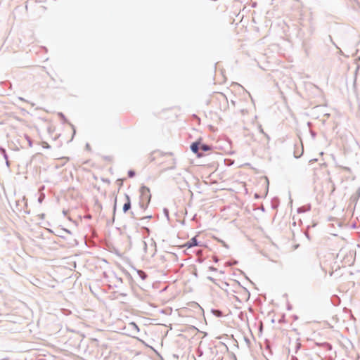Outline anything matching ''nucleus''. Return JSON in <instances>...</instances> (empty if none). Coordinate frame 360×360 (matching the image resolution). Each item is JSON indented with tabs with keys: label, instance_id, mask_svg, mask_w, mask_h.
I'll use <instances>...</instances> for the list:
<instances>
[{
	"label": "nucleus",
	"instance_id": "f257e3e1",
	"mask_svg": "<svg viewBox=\"0 0 360 360\" xmlns=\"http://www.w3.org/2000/svg\"><path fill=\"white\" fill-rule=\"evenodd\" d=\"M140 197L139 200L142 201H146L147 203H150L151 200V194L150 191V188L146 186H141L140 189Z\"/></svg>",
	"mask_w": 360,
	"mask_h": 360
},
{
	"label": "nucleus",
	"instance_id": "f03ea898",
	"mask_svg": "<svg viewBox=\"0 0 360 360\" xmlns=\"http://www.w3.org/2000/svg\"><path fill=\"white\" fill-rule=\"evenodd\" d=\"M200 139L191 143V144L190 145L191 150L194 154H195L198 158H202L204 155V154L200 151Z\"/></svg>",
	"mask_w": 360,
	"mask_h": 360
},
{
	"label": "nucleus",
	"instance_id": "7ed1b4c3",
	"mask_svg": "<svg viewBox=\"0 0 360 360\" xmlns=\"http://www.w3.org/2000/svg\"><path fill=\"white\" fill-rule=\"evenodd\" d=\"M124 197H125V202L123 205L122 211L125 214V213L128 212L129 211H130V210L131 208V198L128 194L125 193Z\"/></svg>",
	"mask_w": 360,
	"mask_h": 360
},
{
	"label": "nucleus",
	"instance_id": "20e7f679",
	"mask_svg": "<svg viewBox=\"0 0 360 360\" xmlns=\"http://www.w3.org/2000/svg\"><path fill=\"white\" fill-rule=\"evenodd\" d=\"M155 154H158L160 156H164V155L173 156L174 155V153L172 152L163 153L160 150H155V151L152 152L149 156V160L150 162H153L155 160V157L154 156Z\"/></svg>",
	"mask_w": 360,
	"mask_h": 360
},
{
	"label": "nucleus",
	"instance_id": "39448f33",
	"mask_svg": "<svg viewBox=\"0 0 360 360\" xmlns=\"http://www.w3.org/2000/svg\"><path fill=\"white\" fill-rule=\"evenodd\" d=\"M200 242L197 239V236H193L192 238H191L188 241H187L184 246L186 247L187 248H191L195 246L200 245Z\"/></svg>",
	"mask_w": 360,
	"mask_h": 360
},
{
	"label": "nucleus",
	"instance_id": "423d86ee",
	"mask_svg": "<svg viewBox=\"0 0 360 360\" xmlns=\"http://www.w3.org/2000/svg\"><path fill=\"white\" fill-rule=\"evenodd\" d=\"M49 232L53 233L56 236H59L63 238H65V236L64 233L71 234V231L67 229H58L56 232L52 230H49Z\"/></svg>",
	"mask_w": 360,
	"mask_h": 360
},
{
	"label": "nucleus",
	"instance_id": "0eeeda50",
	"mask_svg": "<svg viewBox=\"0 0 360 360\" xmlns=\"http://www.w3.org/2000/svg\"><path fill=\"white\" fill-rule=\"evenodd\" d=\"M311 209V206L310 204H307L305 205L301 206L297 208V212L298 214L305 213L307 212L310 211Z\"/></svg>",
	"mask_w": 360,
	"mask_h": 360
},
{
	"label": "nucleus",
	"instance_id": "6e6552de",
	"mask_svg": "<svg viewBox=\"0 0 360 360\" xmlns=\"http://www.w3.org/2000/svg\"><path fill=\"white\" fill-rule=\"evenodd\" d=\"M316 345L326 349L327 351H330L333 349V346L330 343L327 342H316Z\"/></svg>",
	"mask_w": 360,
	"mask_h": 360
},
{
	"label": "nucleus",
	"instance_id": "1a4fd4ad",
	"mask_svg": "<svg viewBox=\"0 0 360 360\" xmlns=\"http://www.w3.org/2000/svg\"><path fill=\"white\" fill-rule=\"evenodd\" d=\"M212 148V146L210 145H208L207 143H204L202 142V141L200 140V150H201L200 152L203 153V152H207L209 150H210Z\"/></svg>",
	"mask_w": 360,
	"mask_h": 360
},
{
	"label": "nucleus",
	"instance_id": "9d476101",
	"mask_svg": "<svg viewBox=\"0 0 360 360\" xmlns=\"http://www.w3.org/2000/svg\"><path fill=\"white\" fill-rule=\"evenodd\" d=\"M0 153L6 160L7 166H9L8 156L6 153V150L0 146Z\"/></svg>",
	"mask_w": 360,
	"mask_h": 360
},
{
	"label": "nucleus",
	"instance_id": "9b49d317",
	"mask_svg": "<svg viewBox=\"0 0 360 360\" xmlns=\"http://www.w3.org/2000/svg\"><path fill=\"white\" fill-rule=\"evenodd\" d=\"M149 204L150 203H147V202H146V201H142L140 200L139 202V207L141 210H142L143 212L145 211L148 208Z\"/></svg>",
	"mask_w": 360,
	"mask_h": 360
},
{
	"label": "nucleus",
	"instance_id": "f8f14e48",
	"mask_svg": "<svg viewBox=\"0 0 360 360\" xmlns=\"http://www.w3.org/2000/svg\"><path fill=\"white\" fill-rule=\"evenodd\" d=\"M211 311L217 317H223L224 316V313L220 309H212Z\"/></svg>",
	"mask_w": 360,
	"mask_h": 360
},
{
	"label": "nucleus",
	"instance_id": "ddd939ff",
	"mask_svg": "<svg viewBox=\"0 0 360 360\" xmlns=\"http://www.w3.org/2000/svg\"><path fill=\"white\" fill-rule=\"evenodd\" d=\"M136 271L141 280L144 281L148 278V274L145 271L142 270H136Z\"/></svg>",
	"mask_w": 360,
	"mask_h": 360
},
{
	"label": "nucleus",
	"instance_id": "4468645a",
	"mask_svg": "<svg viewBox=\"0 0 360 360\" xmlns=\"http://www.w3.org/2000/svg\"><path fill=\"white\" fill-rule=\"evenodd\" d=\"M141 230L143 231V235H146V236H148L150 235V230L147 226H142L141 227Z\"/></svg>",
	"mask_w": 360,
	"mask_h": 360
},
{
	"label": "nucleus",
	"instance_id": "2eb2a0df",
	"mask_svg": "<svg viewBox=\"0 0 360 360\" xmlns=\"http://www.w3.org/2000/svg\"><path fill=\"white\" fill-rule=\"evenodd\" d=\"M176 159H173L172 160V165H170V167H167V168H165L164 169V171H167V170H173L176 168Z\"/></svg>",
	"mask_w": 360,
	"mask_h": 360
},
{
	"label": "nucleus",
	"instance_id": "dca6fc26",
	"mask_svg": "<svg viewBox=\"0 0 360 360\" xmlns=\"http://www.w3.org/2000/svg\"><path fill=\"white\" fill-rule=\"evenodd\" d=\"M25 139L27 140V143H28V145L31 148L33 146V141H32V139L27 135V134H25Z\"/></svg>",
	"mask_w": 360,
	"mask_h": 360
},
{
	"label": "nucleus",
	"instance_id": "f3484780",
	"mask_svg": "<svg viewBox=\"0 0 360 360\" xmlns=\"http://www.w3.org/2000/svg\"><path fill=\"white\" fill-rule=\"evenodd\" d=\"M152 218H153V215L150 214V215H147V216H144V217H140L139 220L143 221V222H144L146 220L148 221L149 219H150Z\"/></svg>",
	"mask_w": 360,
	"mask_h": 360
},
{
	"label": "nucleus",
	"instance_id": "a211bd4d",
	"mask_svg": "<svg viewBox=\"0 0 360 360\" xmlns=\"http://www.w3.org/2000/svg\"><path fill=\"white\" fill-rule=\"evenodd\" d=\"M58 116L60 117V119L63 121V123L68 122L67 118L65 117V115L63 112H58Z\"/></svg>",
	"mask_w": 360,
	"mask_h": 360
},
{
	"label": "nucleus",
	"instance_id": "6ab92c4d",
	"mask_svg": "<svg viewBox=\"0 0 360 360\" xmlns=\"http://www.w3.org/2000/svg\"><path fill=\"white\" fill-rule=\"evenodd\" d=\"M128 177L133 178L136 175V172L134 169H129L127 172Z\"/></svg>",
	"mask_w": 360,
	"mask_h": 360
},
{
	"label": "nucleus",
	"instance_id": "aec40b11",
	"mask_svg": "<svg viewBox=\"0 0 360 360\" xmlns=\"http://www.w3.org/2000/svg\"><path fill=\"white\" fill-rule=\"evenodd\" d=\"M302 344L299 342V339L297 340L296 345H295V353H297V352L301 349Z\"/></svg>",
	"mask_w": 360,
	"mask_h": 360
},
{
	"label": "nucleus",
	"instance_id": "412c9836",
	"mask_svg": "<svg viewBox=\"0 0 360 360\" xmlns=\"http://www.w3.org/2000/svg\"><path fill=\"white\" fill-rule=\"evenodd\" d=\"M303 151H304L303 146H302V147H301V153H300V154H297V150H295V151H294V157H295V158H300V157L302 155V154H303Z\"/></svg>",
	"mask_w": 360,
	"mask_h": 360
},
{
	"label": "nucleus",
	"instance_id": "4be33fe9",
	"mask_svg": "<svg viewBox=\"0 0 360 360\" xmlns=\"http://www.w3.org/2000/svg\"><path fill=\"white\" fill-rule=\"evenodd\" d=\"M163 214L165 216V217L167 218V219L169 221V210L167 208L165 207L163 209Z\"/></svg>",
	"mask_w": 360,
	"mask_h": 360
},
{
	"label": "nucleus",
	"instance_id": "5701e85b",
	"mask_svg": "<svg viewBox=\"0 0 360 360\" xmlns=\"http://www.w3.org/2000/svg\"><path fill=\"white\" fill-rule=\"evenodd\" d=\"M117 210V197L115 198V203L113 206V219H115V215Z\"/></svg>",
	"mask_w": 360,
	"mask_h": 360
},
{
	"label": "nucleus",
	"instance_id": "b1692460",
	"mask_svg": "<svg viewBox=\"0 0 360 360\" xmlns=\"http://www.w3.org/2000/svg\"><path fill=\"white\" fill-rule=\"evenodd\" d=\"M130 215L132 219H138L136 214L133 211H130Z\"/></svg>",
	"mask_w": 360,
	"mask_h": 360
},
{
	"label": "nucleus",
	"instance_id": "393cba45",
	"mask_svg": "<svg viewBox=\"0 0 360 360\" xmlns=\"http://www.w3.org/2000/svg\"><path fill=\"white\" fill-rule=\"evenodd\" d=\"M43 148L49 149L51 148V146L47 142L43 143Z\"/></svg>",
	"mask_w": 360,
	"mask_h": 360
},
{
	"label": "nucleus",
	"instance_id": "a878e982",
	"mask_svg": "<svg viewBox=\"0 0 360 360\" xmlns=\"http://www.w3.org/2000/svg\"><path fill=\"white\" fill-rule=\"evenodd\" d=\"M130 325H131L132 327H134V328L137 331H139V328L138 326H137L134 322H131V323H130Z\"/></svg>",
	"mask_w": 360,
	"mask_h": 360
},
{
	"label": "nucleus",
	"instance_id": "bb28decb",
	"mask_svg": "<svg viewBox=\"0 0 360 360\" xmlns=\"http://www.w3.org/2000/svg\"><path fill=\"white\" fill-rule=\"evenodd\" d=\"M103 158L107 161H111L112 160L111 156H103Z\"/></svg>",
	"mask_w": 360,
	"mask_h": 360
},
{
	"label": "nucleus",
	"instance_id": "cd10ccee",
	"mask_svg": "<svg viewBox=\"0 0 360 360\" xmlns=\"http://www.w3.org/2000/svg\"><path fill=\"white\" fill-rule=\"evenodd\" d=\"M310 134H311L312 139H315V137L316 136V133L313 130H310Z\"/></svg>",
	"mask_w": 360,
	"mask_h": 360
},
{
	"label": "nucleus",
	"instance_id": "c85d7f7f",
	"mask_svg": "<svg viewBox=\"0 0 360 360\" xmlns=\"http://www.w3.org/2000/svg\"><path fill=\"white\" fill-rule=\"evenodd\" d=\"M44 195H40L39 198H38V202L39 203H41L44 199Z\"/></svg>",
	"mask_w": 360,
	"mask_h": 360
},
{
	"label": "nucleus",
	"instance_id": "c756f323",
	"mask_svg": "<svg viewBox=\"0 0 360 360\" xmlns=\"http://www.w3.org/2000/svg\"><path fill=\"white\" fill-rule=\"evenodd\" d=\"M328 39L330 40V41H331L333 43V44L336 47V48H338V46L335 44V43L333 41V39H332V37L330 35L328 36Z\"/></svg>",
	"mask_w": 360,
	"mask_h": 360
},
{
	"label": "nucleus",
	"instance_id": "7c9ffc66",
	"mask_svg": "<svg viewBox=\"0 0 360 360\" xmlns=\"http://www.w3.org/2000/svg\"><path fill=\"white\" fill-rule=\"evenodd\" d=\"M70 125L71 126V127L72 128V130H73V134H72V137L75 136V133H76V130H75V126L73 124H72L71 123H69Z\"/></svg>",
	"mask_w": 360,
	"mask_h": 360
},
{
	"label": "nucleus",
	"instance_id": "2f4dec72",
	"mask_svg": "<svg viewBox=\"0 0 360 360\" xmlns=\"http://www.w3.org/2000/svg\"><path fill=\"white\" fill-rule=\"evenodd\" d=\"M37 217H38L39 219H44V217H45V214H44V213L39 214H38V216H37Z\"/></svg>",
	"mask_w": 360,
	"mask_h": 360
},
{
	"label": "nucleus",
	"instance_id": "473e14b6",
	"mask_svg": "<svg viewBox=\"0 0 360 360\" xmlns=\"http://www.w3.org/2000/svg\"><path fill=\"white\" fill-rule=\"evenodd\" d=\"M209 270L212 271H217V269L216 267H214V266H211L209 267Z\"/></svg>",
	"mask_w": 360,
	"mask_h": 360
},
{
	"label": "nucleus",
	"instance_id": "72a5a7b5",
	"mask_svg": "<svg viewBox=\"0 0 360 360\" xmlns=\"http://www.w3.org/2000/svg\"><path fill=\"white\" fill-rule=\"evenodd\" d=\"M254 197L255 199H260L262 196L259 193H255Z\"/></svg>",
	"mask_w": 360,
	"mask_h": 360
},
{
	"label": "nucleus",
	"instance_id": "f704fd0d",
	"mask_svg": "<svg viewBox=\"0 0 360 360\" xmlns=\"http://www.w3.org/2000/svg\"><path fill=\"white\" fill-rule=\"evenodd\" d=\"M207 279H208V280H210V281H212V282H213L214 283H216V280H215L214 278H212V277H211V276H207Z\"/></svg>",
	"mask_w": 360,
	"mask_h": 360
},
{
	"label": "nucleus",
	"instance_id": "c9c22d12",
	"mask_svg": "<svg viewBox=\"0 0 360 360\" xmlns=\"http://www.w3.org/2000/svg\"><path fill=\"white\" fill-rule=\"evenodd\" d=\"M143 250H144L145 252H146L147 247H148L147 246V243H146V242L143 241Z\"/></svg>",
	"mask_w": 360,
	"mask_h": 360
},
{
	"label": "nucleus",
	"instance_id": "e433bc0d",
	"mask_svg": "<svg viewBox=\"0 0 360 360\" xmlns=\"http://www.w3.org/2000/svg\"><path fill=\"white\" fill-rule=\"evenodd\" d=\"M85 148H86V150H90V149H91V146H90V145H89V143H86V145H85Z\"/></svg>",
	"mask_w": 360,
	"mask_h": 360
},
{
	"label": "nucleus",
	"instance_id": "4c0bfd02",
	"mask_svg": "<svg viewBox=\"0 0 360 360\" xmlns=\"http://www.w3.org/2000/svg\"><path fill=\"white\" fill-rule=\"evenodd\" d=\"M213 261H214V262L217 263V262H219V259H218V257H216V256H215V257H213Z\"/></svg>",
	"mask_w": 360,
	"mask_h": 360
},
{
	"label": "nucleus",
	"instance_id": "58836bf2",
	"mask_svg": "<svg viewBox=\"0 0 360 360\" xmlns=\"http://www.w3.org/2000/svg\"><path fill=\"white\" fill-rule=\"evenodd\" d=\"M238 264V261L234 260L231 263L229 264V265L231 266V265H234V264Z\"/></svg>",
	"mask_w": 360,
	"mask_h": 360
},
{
	"label": "nucleus",
	"instance_id": "ea45409f",
	"mask_svg": "<svg viewBox=\"0 0 360 360\" xmlns=\"http://www.w3.org/2000/svg\"><path fill=\"white\" fill-rule=\"evenodd\" d=\"M290 360H299L298 358L295 356H292Z\"/></svg>",
	"mask_w": 360,
	"mask_h": 360
},
{
	"label": "nucleus",
	"instance_id": "a19ab883",
	"mask_svg": "<svg viewBox=\"0 0 360 360\" xmlns=\"http://www.w3.org/2000/svg\"><path fill=\"white\" fill-rule=\"evenodd\" d=\"M266 179V183H267L266 192V195L268 193V189H269V180L267 178Z\"/></svg>",
	"mask_w": 360,
	"mask_h": 360
},
{
	"label": "nucleus",
	"instance_id": "79ce46f5",
	"mask_svg": "<svg viewBox=\"0 0 360 360\" xmlns=\"http://www.w3.org/2000/svg\"><path fill=\"white\" fill-rule=\"evenodd\" d=\"M151 240H152V244L151 245H154L155 248H156V243L155 242V240L153 239H151Z\"/></svg>",
	"mask_w": 360,
	"mask_h": 360
},
{
	"label": "nucleus",
	"instance_id": "37998d69",
	"mask_svg": "<svg viewBox=\"0 0 360 360\" xmlns=\"http://www.w3.org/2000/svg\"><path fill=\"white\" fill-rule=\"evenodd\" d=\"M116 279L120 281V283H122V278H119V277H116Z\"/></svg>",
	"mask_w": 360,
	"mask_h": 360
},
{
	"label": "nucleus",
	"instance_id": "c03bdc74",
	"mask_svg": "<svg viewBox=\"0 0 360 360\" xmlns=\"http://www.w3.org/2000/svg\"><path fill=\"white\" fill-rule=\"evenodd\" d=\"M260 210L262 211V212H265V208L263 205L261 206L260 207Z\"/></svg>",
	"mask_w": 360,
	"mask_h": 360
},
{
	"label": "nucleus",
	"instance_id": "a18cd8bd",
	"mask_svg": "<svg viewBox=\"0 0 360 360\" xmlns=\"http://www.w3.org/2000/svg\"><path fill=\"white\" fill-rule=\"evenodd\" d=\"M264 136H266V138L268 140H269V139H270V138H269V135H268L267 134L264 133Z\"/></svg>",
	"mask_w": 360,
	"mask_h": 360
},
{
	"label": "nucleus",
	"instance_id": "49530a36",
	"mask_svg": "<svg viewBox=\"0 0 360 360\" xmlns=\"http://www.w3.org/2000/svg\"><path fill=\"white\" fill-rule=\"evenodd\" d=\"M287 309H288V310H291L292 309L291 305L288 304L287 307Z\"/></svg>",
	"mask_w": 360,
	"mask_h": 360
},
{
	"label": "nucleus",
	"instance_id": "de8ad7c7",
	"mask_svg": "<svg viewBox=\"0 0 360 360\" xmlns=\"http://www.w3.org/2000/svg\"><path fill=\"white\" fill-rule=\"evenodd\" d=\"M96 204L98 205V207H99L101 209H102V206H101V205L100 203H98V201H96Z\"/></svg>",
	"mask_w": 360,
	"mask_h": 360
},
{
	"label": "nucleus",
	"instance_id": "09e8293b",
	"mask_svg": "<svg viewBox=\"0 0 360 360\" xmlns=\"http://www.w3.org/2000/svg\"><path fill=\"white\" fill-rule=\"evenodd\" d=\"M316 161H317V159H312L309 162H316Z\"/></svg>",
	"mask_w": 360,
	"mask_h": 360
},
{
	"label": "nucleus",
	"instance_id": "8fccbe9b",
	"mask_svg": "<svg viewBox=\"0 0 360 360\" xmlns=\"http://www.w3.org/2000/svg\"><path fill=\"white\" fill-rule=\"evenodd\" d=\"M344 169L347 171H350V168H349V167H344Z\"/></svg>",
	"mask_w": 360,
	"mask_h": 360
},
{
	"label": "nucleus",
	"instance_id": "3c124183",
	"mask_svg": "<svg viewBox=\"0 0 360 360\" xmlns=\"http://www.w3.org/2000/svg\"><path fill=\"white\" fill-rule=\"evenodd\" d=\"M223 284H224V287H226V286L229 285V284L226 282H224Z\"/></svg>",
	"mask_w": 360,
	"mask_h": 360
},
{
	"label": "nucleus",
	"instance_id": "603ef678",
	"mask_svg": "<svg viewBox=\"0 0 360 360\" xmlns=\"http://www.w3.org/2000/svg\"><path fill=\"white\" fill-rule=\"evenodd\" d=\"M223 284H224V287H226V286L229 285V284L226 282H224Z\"/></svg>",
	"mask_w": 360,
	"mask_h": 360
},
{
	"label": "nucleus",
	"instance_id": "864d4df0",
	"mask_svg": "<svg viewBox=\"0 0 360 360\" xmlns=\"http://www.w3.org/2000/svg\"><path fill=\"white\" fill-rule=\"evenodd\" d=\"M305 236H307V238L308 239H310L309 235L308 233H305Z\"/></svg>",
	"mask_w": 360,
	"mask_h": 360
},
{
	"label": "nucleus",
	"instance_id": "5fc2aeb1",
	"mask_svg": "<svg viewBox=\"0 0 360 360\" xmlns=\"http://www.w3.org/2000/svg\"><path fill=\"white\" fill-rule=\"evenodd\" d=\"M256 5H257V3H253V4H252V7H253V8H254V7H255V6H256Z\"/></svg>",
	"mask_w": 360,
	"mask_h": 360
},
{
	"label": "nucleus",
	"instance_id": "6e6d98bb",
	"mask_svg": "<svg viewBox=\"0 0 360 360\" xmlns=\"http://www.w3.org/2000/svg\"><path fill=\"white\" fill-rule=\"evenodd\" d=\"M103 276H104L105 278H106V277H107V274H106V272H103Z\"/></svg>",
	"mask_w": 360,
	"mask_h": 360
},
{
	"label": "nucleus",
	"instance_id": "4d7b16f0",
	"mask_svg": "<svg viewBox=\"0 0 360 360\" xmlns=\"http://www.w3.org/2000/svg\"><path fill=\"white\" fill-rule=\"evenodd\" d=\"M224 245L226 247V248H228V245L224 243V242H222Z\"/></svg>",
	"mask_w": 360,
	"mask_h": 360
},
{
	"label": "nucleus",
	"instance_id": "13d9d810",
	"mask_svg": "<svg viewBox=\"0 0 360 360\" xmlns=\"http://www.w3.org/2000/svg\"><path fill=\"white\" fill-rule=\"evenodd\" d=\"M260 132H262V134L265 133L262 129H260Z\"/></svg>",
	"mask_w": 360,
	"mask_h": 360
},
{
	"label": "nucleus",
	"instance_id": "bf43d9fd",
	"mask_svg": "<svg viewBox=\"0 0 360 360\" xmlns=\"http://www.w3.org/2000/svg\"><path fill=\"white\" fill-rule=\"evenodd\" d=\"M226 161L231 162V159L225 160V162H226Z\"/></svg>",
	"mask_w": 360,
	"mask_h": 360
},
{
	"label": "nucleus",
	"instance_id": "052dcab7",
	"mask_svg": "<svg viewBox=\"0 0 360 360\" xmlns=\"http://www.w3.org/2000/svg\"><path fill=\"white\" fill-rule=\"evenodd\" d=\"M25 212L26 214H30V211H27V210H26V211H25Z\"/></svg>",
	"mask_w": 360,
	"mask_h": 360
},
{
	"label": "nucleus",
	"instance_id": "680f3d73",
	"mask_svg": "<svg viewBox=\"0 0 360 360\" xmlns=\"http://www.w3.org/2000/svg\"><path fill=\"white\" fill-rule=\"evenodd\" d=\"M357 194H359V195H360V189H359Z\"/></svg>",
	"mask_w": 360,
	"mask_h": 360
},
{
	"label": "nucleus",
	"instance_id": "e2e57ef3",
	"mask_svg": "<svg viewBox=\"0 0 360 360\" xmlns=\"http://www.w3.org/2000/svg\"><path fill=\"white\" fill-rule=\"evenodd\" d=\"M20 100H22V101H25L22 98L20 97L19 98Z\"/></svg>",
	"mask_w": 360,
	"mask_h": 360
},
{
	"label": "nucleus",
	"instance_id": "0e129e2a",
	"mask_svg": "<svg viewBox=\"0 0 360 360\" xmlns=\"http://www.w3.org/2000/svg\"><path fill=\"white\" fill-rule=\"evenodd\" d=\"M121 295H122V296H126V294L122 293V294H121Z\"/></svg>",
	"mask_w": 360,
	"mask_h": 360
},
{
	"label": "nucleus",
	"instance_id": "69168bd1",
	"mask_svg": "<svg viewBox=\"0 0 360 360\" xmlns=\"http://www.w3.org/2000/svg\"><path fill=\"white\" fill-rule=\"evenodd\" d=\"M25 206H26V207L27 206V202H25Z\"/></svg>",
	"mask_w": 360,
	"mask_h": 360
}]
</instances>
